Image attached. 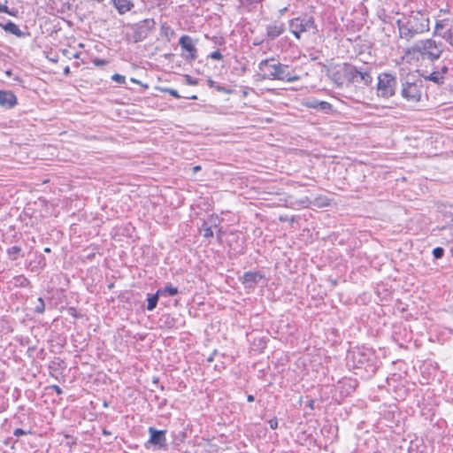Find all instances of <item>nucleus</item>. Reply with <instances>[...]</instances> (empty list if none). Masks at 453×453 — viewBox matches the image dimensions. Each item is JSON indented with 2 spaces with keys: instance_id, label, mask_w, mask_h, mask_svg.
<instances>
[{
  "instance_id": "dca6fc26",
  "label": "nucleus",
  "mask_w": 453,
  "mask_h": 453,
  "mask_svg": "<svg viewBox=\"0 0 453 453\" xmlns=\"http://www.w3.org/2000/svg\"><path fill=\"white\" fill-rule=\"evenodd\" d=\"M3 27L6 32H8L10 34H12V35H15L18 36L21 35V32H20L19 28L18 27V26H16L12 21H8L5 25H3Z\"/></svg>"
},
{
  "instance_id": "39448f33",
  "label": "nucleus",
  "mask_w": 453,
  "mask_h": 453,
  "mask_svg": "<svg viewBox=\"0 0 453 453\" xmlns=\"http://www.w3.org/2000/svg\"><path fill=\"white\" fill-rule=\"evenodd\" d=\"M396 77L389 73H383L378 76L377 94L380 97L389 98L395 94Z\"/></svg>"
},
{
  "instance_id": "79ce46f5",
  "label": "nucleus",
  "mask_w": 453,
  "mask_h": 453,
  "mask_svg": "<svg viewBox=\"0 0 453 453\" xmlns=\"http://www.w3.org/2000/svg\"><path fill=\"white\" fill-rule=\"evenodd\" d=\"M19 444V441H16L14 442L13 448L16 449Z\"/></svg>"
},
{
  "instance_id": "f03ea898",
  "label": "nucleus",
  "mask_w": 453,
  "mask_h": 453,
  "mask_svg": "<svg viewBox=\"0 0 453 453\" xmlns=\"http://www.w3.org/2000/svg\"><path fill=\"white\" fill-rule=\"evenodd\" d=\"M402 39L410 41L418 35L429 31V19L421 12H412L396 21Z\"/></svg>"
},
{
  "instance_id": "cd10ccee",
  "label": "nucleus",
  "mask_w": 453,
  "mask_h": 453,
  "mask_svg": "<svg viewBox=\"0 0 453 453\" xmlns=\"http://www.w3.org/2000/svg\"><path fill=\"white\" fill-rule=\"evenodd\" d=\"M210 58L214 59V60H220V59H222L223 56L219 52V50H215V51L211 53Z\"/></svg>"
},
{
  "instance_id": "c9c22d12",
  "label": "nucleus",
  "mask_w": 453,
  "mask_h": 453,
  "mask_svg": "<svg viewBox=\"0 0 453 453\" xmlns=\"http://www.w3.org/2000/svg\"><path fill=\"white\" fill-rule=\"evenodd\" d=\"M44 265H45L44 258L40 257L39 261H38V267H42Z\"/></svg>"
},
{
  "instance_id": "58836bf2",
  "label": "nucleus",
  "mask_w": 453,
  "mask_h": 453,
  "mask_svg": "<svg viewBox=\"0 0 453 453\" xmlns=\"http://www.w3.org/2000/svg\"><path fill=\"white\" fill-rule=\"evenodd\" d=\"M440 72L443 75V73L448 72V67L447 66H442Z\"/></svg>"
},
{
  "instance_id": "f8f14e48",
  "label": "nucleus",
  "mask_w": 453,
  "mask_h": 453,
  "mask_svg": "<svg viewBox=\"0 0 453 453\" xmlns=\"http://www.w3.org/2000/svg\"><path fill=\"white\" fill-rule=\"evenodd\" d=\"M263 275L258 272H247L242 276V283L247 288H253L262 280Z\"/></svg>"
},
{
  "instance_id": "423d86ee",
  "label": "nucleus",
  "mask_w": 453,
  "mask_h": 453,
  "mask_svg": "<svg viewBox=\"0 0 453 453\" xmlns=\"http://www.w3.org/2000/svg\"><path fill=\"white\" fill-rule=\"evenodd\" d=\"M344 74L350 82H362L364 85H369L372 81V77L369 71H361L356 66H346Z\"/></svg>"
},
{
  "instance_id": "aec40b11",
  "label": "nucleus",
  "mask_w": 453,
  "mask_h": 453,
  "mask_svg": "<svg viewBox=\"0 0 453 453\" xmlns=\"http://www.w3.org/2000/svg\"><path fill=\"white\" fill-rule=\"evenodd\" d=\"M442 37L453 47V24L444 33Z\"/></svg>"
},
{
  "instance_id": "a211bd4d",
  "label": "nucleus",
  "mask_w": 453,
  "mask_h": 453,
  "mask_svg": "<svg viewBox=\"0 0 453 453\" xmlns=\"http://www.w3.org/2000/svg\"><path fill=\"white\" fill-rule=\"evenodd\" d=\"M159 293L157 291L156 294L151 295L148 297V304H147V310L148 311H153L157 304L158 298H159Z\"/></svg>"
},
{
  "instance_id": "c85d7f7f",
  "label": "nucleus",
  "mask_w": 453,
  "mask_h": 453,
  "mask_svg": "<svg viewBox=\"0 0 453 453\" xmlns=\"http://www.w3.org/2000/svg\"><path fill=\"white\" fill-rule=\"evenodd\" d=\"M445 22L446 20L443 19V20H438L436 23H435V31H439L441 29H442L444 27H445Z\"/></svg>"
},
{
  "instance_id": "2eb2a0df",
  "label": "nucleus",
  "mask_w": 453,
  "mask_h": 453,
  "mask_svg": "<svg viewBox=\"0 0 453 453\" xmlns=\"http://www.w3.org/2000/svg\"><path fill=\"white\" fill-rule=\"evenodd\" d=\"M425 80L431 81L435 84H442L444 82V77L441 72L434 71L430 74L424 76Z\"/></svg>"
},
{
  "instance_id": "6ab92c4d",
  "label": "nucleus",
  "mask_w": 453,
  "mask_h": 453,
  "mask_svg": "<svg viewBox=\"0 0 453 453\" xmlns=\"http://www.w3.org/2000/svg\"><path fill=\"white\" fill-rule=\"evenodd\" d=\"M161 30L163 35L168 37V39H170V37H173L175 35L173 29L165 24L162 25Z\"/></svg>"
},
{
  "instance_id": "09e8293b",
  "label": "nucleus",
  "mask_w": 453,
  "mask_h": 453,
  "mask_svg": "<svg viewBox=\"0 0 453 453\" xmlns=\"http://www.w3.org/2000/svg\"><path fill=\"white\" fill-rule=\"evenodd\" d=\"M212 360H213L212 357H210L208 358V361H209V362H211V361H212Z\"/></svg>"
},
{
  "instance_id": "de8ad7c7",
  "label": "nucleus",
  "mask_w": 453,
  "mask_h": 453,
  "mask_svg": "<svg viewBox=\"0 0 453 453\" xmlns=\"http://www.w3.org/2000/svg\"><path fill=\"white\" fill-rule=\"evenodd\" d=\"M309 406H310L311 408H313V401H311V402L310 403Z\"/></svg>"
},
{
  "instance_id": "ea45409f",
  "label": "nucleus",
  "mask_w": 453,
  "mask_h": 453,
  "mask_svg": "<svg viewBox=\"0 0 453 453\" xmlns=\"http://www.w3.org/2000/svg\"><path fill=\"white\" fill-rule=\"evenodd\" d=\"M64 73L65 75L69 74L70 73V68L69 66H65V69H64Z\"/></svg>"
},
{
  "instance_id": "20e7f679",
  "label": "nucleus",
  "mask_w": 453,
  "mask_h": 453,
  "mask_svg": "<svg viewBox=\"0 0 453 453\" xmlns=\"http://www.w3.org/2000/svg\"><path fill=\"white\" fill-rule=\"evenodd\" d=\"M412 50L426 56L432 61L440 58L443 51L442 43L432 39L418 42L413 46Z\"/></svg>"
},
{
  "instance_id": "5701e85b",
  "label": "nucleus",
  "mask_w": 453,
  "mask_h": 453,
  "mask_svg": "<svg viewBox=\"0 0 453 453\" xmlns=\"http://www.w3.org/2000/svg\"><path fill=\"white\" fill-rule=\"evenodd\" d=\"M20 248L18 246H12L10 249H8V254L13 258H17L18 255L20 252Z\"/></svg>"
},
{
  "instance_id": "473e14b6",
  "label": "nucleus",
  "mask_w": 453,
  "mask_h": 453,
  "mask_svg": "<svg viewBox=\"0 0 453 453\" xmlns=\"http://www.w3.org/2000/svg\"><path fill=\"white\" fill-rule=\"evenodd\" d=\"M26 434H27V432H26V431H24V430H23V429H21V428H17V429H15V431L13 432V434H14L15 436H18V437H19V436H20V435H25Z\"/></svg>"
},
{
  "instance_id": "393cba45",
  "label": "nucleus",
  "mask_w": 453,
  "mask_h": 453,
  "mask_svg": "<svg viewBox=\"0 0 453 453\" xmlns=\"http://www.w3.org/2000/svg\"><path fill=\"white\" fill-rule=\"evenodd\" d=\"M111 80L117 83L123 84L126 81V77L124 75L115 73L111 76Z\"/></svg>"
},
{
  "instance_id": "72a5a7b5",
  "label": "nucleus",
  "mask_w": 453,
  "mask_h": 453,
  "mask_svg": "<svg viewBox=\"0 0 453 453\" xmlns=\"http://www.w3.org/2000/svg\"><path fill=\"white\" fill-rule=\"evenodd\" d=\"M166 91H167L170 95H172L173 96H174V97H176V98L180 97V95L178 94V91H177V90H175V89L168 88V89H166Z\"/></svg>"
},
{
  "instance_id": "ddd939ff",
  "label": "nucleus",
  "mask_w": 453,
  "mask_h": 453,
  "mask_svg": "<svg viewBox=\"0 0 453 453\" xmlns=\"http://www.w3.org/2000/svg\"><path fill=\"white\" fill-rule=\"evenodd\" d=\"M150 440L149 441L153 445L163 446L165 444V432L163 430H157L153 427L149 428Z\"/></svg>"
},
{
  "instance_id": "1a4fd4ad",
  "label": "nucleus",
  "mask_w": 453,
  "mask_h": 453,
  "mask_svg": "<svg viewBox=\"0 0 453 453\" xmlns=\"http://www.w3.org/2000/svg\"><path fill=\"white\" fill-rule=\"evenodd\" d=\"M179 44L183 50L188 52V54L182 55L185 60L190 62L197 58V49L190 36L182 35L179 40Z\"/></svg>"
},
{
  "instance_id": "412c9836",
  "label": "nucleus",
  "mask_w": 453,
  "mask_h": 453,
  "mask_svg": "<svg viewBox=\"0 0 453 453\" xmlns=\"http://www.w3.org/2000/svg\"><path fill=\"white\" fill-rule=\"evenodd\" d=\"M44 308L45 305L43 300L41 297H38L34 308L35 312L41 314L44 311Z\"/></svg>"
},
{
  "instance_id": "2f4dec72",
  "label": "nucleus",
  "mask_w": 453,
  "mask_h": 453,
  "mask_svg": "<svg viewBox=\"0 0 453 453\" xmlns=\"http://www.w3.org/2000/svg\"><path fill=\"white\" fill-rule=\"evenodd\" d=\"M269 426L272 429H276L278 426V420L277 418H272L269 420Z\"/></svg>"
},
{
  "instance_id": "a19ab883",
  "label": "nucleus",
  "mask_w": 453,
  "mask_h": 453,
  "mask_svg": "<svg viewBox=\"0 0 453 453\" xmlns=\"http://www.w3.org/2000/svg\"><path fill=\"white\" fill-rule=\"evenodd\" d=\"M247 400H248L249 402H253V401H254V396H253V395H248Z\"/></svg>"
},
{
  "instance_id": "b1692460",
  "label": "nucleus",
  "mask_w": 453,
  "mask_h": 453,
  "mask_svg": "<svg viewBox=\"0 0 453 453\" xmlns=\"http://www.w3.org/2000/svg\"><path fill=\"white\" fill-rule=\"evenodd\" d=\"M444 254V250L441 247H436L433 250L434 257L436 259L441 258Z\"/></svg>"
},
{
  "instance_id": "c756f323",
  "label": "nucleus",
  "mask_w": 453,
  "mask_h": 453,
  "mask_svg": "<svg viewBox=\"0 0 453 453\" xmlns=\"http://www.w3.org/2000/svg\"><path fill=\"white\" fill-rule=\"evenodd\" d=\"M216 89L219 92H223V93H226V94H232L233 93V90L232 89H229V88H226L225 87H221V86H217L215 87Z\"/></svg>"
},
{
  "instance_id": "a878e982",
  "label": "nucleus",
  "mask_w": 453,
  "mask_h": 453,
  "mask_svg": "<svg viewBox=\"0 0 453 453\" xmlns=\"http://www.w3.org/2000/svg\"><path fill=\"white\" fill-rule=\"evenodd\" d=\"M319 103V100L317 99H308L306 102H305V106L309 107V108H312V109H318V104Z\"/></svg>"
},
{
  "instance_id": "9d476101",
  "label": "nucleus",
  "mask_w": 453,
  "mask_h": 453,
  "mask_svg": "<svg viewBox=\"0 0 453 453\" xmlns=\"http://www.w3.org/2000/svg\"><path fill=\"white\" fill-rule=\"evenodd\" d=\"M285 31V25L281 21H273L266 27V36L270 40H274L281 35Z\"/></svg>"
},
{
  "instance_id": "6e6552de",
  "label": "nucleus",
  "mask_w": 453,
  "mask_h": 453,
  "mask_svg": "<svg viewBox=\"0 0 453 453\" xmlns=\"http://www.w3.org/2000/svg\"><path fill=\"white\" fill-rule=\"evenodd\" d=\"M290 27L295 37L300 39L302 33L315 29L316 26L312 18H309L308 19H296L291 21Z\"/></svg>"
},
{
  "instance_id": "7c9ffc66",
  "label": "nucleus",
  "mask_w": 453,
  "mask_h": 453,
  "mask_svg": "<svg viewBox=\"0 0 453 453\" xmlns=\"http://www.w3.org/2000/svg\"><path fill=\"white\" fill-rule=\"evenodd\" d=\"M93 63L96 65H98V66H101V65H104L107 64V61L104 60V59H99V58H96L94 59Z\"/></svg>"
},
{
  "instance_id": "4468645a",
  "label": "nucleus",
  "mask_w": 453,
  "mask_h": 453,
  "mask_svg": "<svg viewBox=\"0 0 453 453\" xmlns=\"http://www.w3.org/2000/svg\"><path fill=\"white\" fill-rule=\"evenodd\" d=\"M111 3L119 14H124L134 7L132 0H111Z\"/></svg>"
},
{
  "instance_id": "4c0bfd02",
  "label": "nucleus",
  "mask_w": 453,
  "mask_h": 453,
  "mask_svg": "<svg viewBox=\"0 0 453 453\" xmlns=\"http://www.w3.org/2000/svg\"><path fill=\"white\" fill-rule=\"evenodd\" d=\"M53 388L57 392L58 395H60L62 393V390L58 386H53Z\"/></svg>"
},
{
  "instance_id": "f257e3e1",
  "label": "nucleus",
  "mask_w": 453,
  "mask_h": 453,
  "mask_svg": "<svg viewBox=\"0 0 453 453\" xmlns=\"http://www.w3.org/2000/svg\"><path fill=\"white\" fill-rule=\"evenodd\" d=\"M256 76L257 81L277 80L292 82L299 80V76L290 71L288 65H283L274 58L262 60L258 64V71Z\"/></svg>"
},
{
  "instance_id": "a18cd8bd",
  "label": "nucleus",
  "mask_w": 453,
  "mask_h": 453,
  "mask_svg": "<svg viewBox=\"0 0 453 453\" xmlns=\"http://www.w3.org/2000/svg\"><path fill=\"white\" fill-rule=\"evenodd\" d=\"M50 59L51 61H53V62H57V59H56V58H54V57H51Z\"/></svg>"
},
{
  "instance_id": "f3484780",
  "label": "nucleus",
  "mask_w": 453,
  "mask_h": 453,
  "mask_svg": "<svg viewBox=\"0 0 453 453\" xmlns=\"http://www.w3.org/2000/svg\"><path fill=\"white\" fill-rule=\"evenodd\" d=\"M157 292L160 296L168 295L173 296L177 295L179 291L176 287H173L172 284H168L164 288L158 289Z\"/></svg>"
},
{
  "instance_id": "e433bc0d",
  "label": "nucleus",
  "mask_w": 453,
  "mask_h": 453,
  "mask_svg": "<svg viewBox=\"0 0 453 453\" xmlns=\"http://www.w3.org/2000/svg\"><path fill=\"white\" fill-rule=\"evenodd\" d=\"M201 170V166L200 165H196L192 168V171L194 173H196L197 172H199Z\"/></svg>"
},
{
  "instance_id": "49530a36",
  "label": "nucleus",
  "mask_w": 453,
  "mask_h": 453,
  "mask_svg": "<svg viewBox=\"0 0 453 453\" xmlns=\"http://www.w3.org/2000/svg\"><path fill=\"white\" fill-rule=\"evenodd\" d=\"M44 251H45V252H50V248H45V249H44Z\"/></svg>"
},
{
  "instance_id": "9b49d317",
  "label": "nucleus",
  "mask_w": 453,
  "mask_h": 453,
  "mask_svg": "<svg viewBox=\"0 0 453 453\" xmlns=\"http://www.w3.org/2000/svg\"><path fill=\"white\" fill-rule=\"evenodd\" d=\"M17 104V97L12 91L0 90V105L11 109Z\"/></svg>"
},
{
  "instance_id": "7ed1b4c3",
  "label": "nucleus",
  "mask_w": 453,
  "mask_h": 453,
  "mask_svg": "<svg viewBox=\"0 0 453 453\" xmlns=\"http://www.w3.org/2000/svg\"><path fill=\"white\" fill-rule=\"evenodd\" d=\"M402 81V96L410 103H418L421 98L420 81H417L412 74H407L401 79Z\"/></svg>"
},
{
  "instance_id": "4be33fe9",
  "label": "nucleus",
  "mask_w": 453,
  "mask_h": 453,
  "mask_svg": "<svg viewBox=\"0 0 453 453\" xmlns=\"http://www.w3.org/2000/svg\"><path fill=\"white\" fill-rule=\"evenodd\" d=\"M331 109H332V105L327 102L319 101V103L318 104V110L327 112Z\"/></svg>"
},
{
  "instance_id": "37998d69",
  "label": "nucleus",
  "mask_w": 453,
  "mask_h": 453,
  "mask_svg": "<svg viewBox=\"0 0 453 453\" xmlns=\"http://www.w3.org/2000/svg\"><path fill=\"white\" fill-rule=\"evenodd\" d=\"M209 85H210V87H214V81L210 80L209 81Z\"/></svg>"
},
{
  "instance_id": "c03bdc74",
  "label": "nucleus",
  "mask_w": 453,
  "mask_h": 453,
  "mask_svg": "<svg viewBox=\"0 0 453 453\" xmlns=\"http://www.w3.org/2000/svg\"><path fill=\"white\" fill-rule=\"evenodd\" d=\"M131 81L134 82V83H138V81L136 79H134V78H132Z\"/></svg>"
},
{
  "instance_id": "bb28decb",
  "label": "nucleus",
  "mask_w": 453,
  "mask_h": 453,
  "mask_svg": "<svg viewBox=\"0 0 453 453\" xmlns=\"http://www.w3.org/2000/svg\"><path fill=\"white\" fill-rule=\"evenodd\" d=\"M203 237L210 238V237L213 236V231L211 230V228L210 226H203Z\"/></svg>"
},
{
  "instance_id": "f704fd0d",
  "label": "nucleus",
  "mask_w": 453,
  "mask_h": 453,
  "mask_svg": "<svg viewBox=\"0 0 453 453\" xmlns=\"http://www.w3.org/2000/svg\"><path fill=\"white\" fill-rule=\"evenodd\" d=\"M0 12L10 13L9 10H8V7L5 4H3L1 3H0Z\"/></svg>"
},
{
  "instance_id": "0eeeda50",
  "label": "nucleus",
  "mask_w": 453,
  "mask_h": 453,
  "mask_svg": "<svg viewBox=\"0 0 453 453\" xmlns=\"http://www.w3.org/2000/svg\"><path fill=\"white\" fill-rule=\"evenodd\" d=\"M154 26L155 21L151 19H145L135 24L134 27V41L135 42L143 41L148 36L149 31L151 30Z\"/></svg>"
}]
</instances>
